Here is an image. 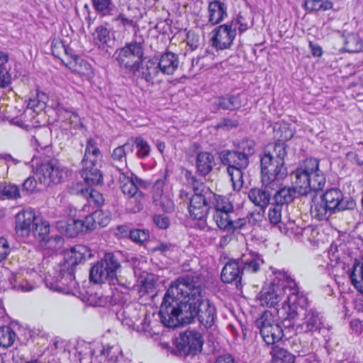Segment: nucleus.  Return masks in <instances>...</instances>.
<instances>
[{
	"mask_svg": "<svg viewBox=\"0 0 363 363\" xmlns=\"http://www.w3.org/2000/svg\"><path fill=\"white\" fill-rule=\"evenodd\" d=\"M197 318L206 328H211L217 316L216 306L203 299L202 289L194 278L186 275L177 279L167 289L160 309V315L167 328L180 325V315Z\"/></svg>",
	"mask_w": 363,
	"mask_h": 363,
	"instance_id": "f257e3e1",
	"label": "nucleus"
},
{
	"mask_svg": "<svg viewBox=\"0 0 363 363\" xmlns=\"http://www.w3.org/2000/svg\"><path fill=\"white\" fill-rule=\"evenodd\" d=\"M294 187L301 196H306L312 191L322 190L326 182L325 176L320 169V160L308 157L299 162L291 172Z\"/></svg>",
	"mask_w": 363,
	"mask_h": 363,
	"instance_id": "f03ea898",
	"label": "nucleus"
},
{
	"mask_svg": "<svg viewBox=\"0 0 363 363\" xmlns=\"http://www.w3.org/2000/svg\"><path fill=\"white\" fill-rule=\"evenodd\" d=\"M262 184L273 194L284 185L287 177L284 147L265 152L261 158Z\"/></svg>",
	"mask_w": 363,
	"mask_h": 363,
	"instance_id": "7ed1b4c3",
	"label": "nucleus"
},
{
	"mask_svg": "<svg viewBox=\"0 0 363 363\" xmlns=\"http://www.w3.org/2000/svg\"><path fill=\"white\" fill-rule=\"evenodd\" d=\"M286 311L281 312L284 320H294L301 316V323H298L296 330L301 333H320L323 327L319 312L310 307L308 298L305 304L287 306Z\"/></svg>",
	"mask_w": 363,
	"mask_h": 363,
	"instance_id": "20e7f679",
	"label": "nucleus"
},
{
	"mask_svg": "<svg viewBox=\"0 0 363 363\" xmlns=\"http://www.w3.org/2000/svg\"><path fill=\"white\" fill-rule=\"evenodd\" d=\"M194 194L190 197L188 204V212L193 220L205 221L207 218L210 203L214 193L203 183L195 184L196 179L194 176L191 177Z\"/></svg>",
	"mask_w": 363,
	"mask_h": 363,
	"instance_id": "39448f33",
	"label": "nucleus"
},
{
	"mask_svg": "<svg viewBox=\"0 0 363 363\" xmlns=\"http://www.w3.org/2000/svg\"><path fill=\"white\" fill-rule=\"evenodd\" d=\"M116 53V61L121 67L133 73L140 69L144 55L143 48L140 43H127Z\"/></svg>",
	"mask_w": 363,
	"mask_h": 363,
	"instance_id": "423d86ee",
	"label": "nucleus"
},
{
	"mask_svg": "<svg viewBox=\"0 0 363 363\" xmlns=\"http://www.w3.org/2000/svg\"><path fill=\"white\" fill-rule=\"evenodd\" d=\"M121 264L113 252H107L104 257L94 264L89 271L90 281L96 284H103L116 277V272Z\"/></svg>",
	"mask_w": 363,
	"mask_h": 363,
	"instance_id": "0eeeda50",
	"label": "nucleus"
},
{
	"mask_svg": "<svg viewBox=\"0 0 363 363\" xmlns=\"http://www.w3.org/2000/svg\"><path fill=\"white\" fill-rule=\"evenodd\" d=\"M118 183L123 194L135 202L134 211H140L143 207L144 193L139 190V186L144 184V181L132 172H124L118 169Z\"/></svg>",
	"mask_w": 363,
	"mask_h": 363,
	"instance_id": "6e6552de",
	"label": "nucleus"
},
{
	"mask_svg": "<svg viewBox=\"0 0 363 363\" xmlns=\"http://www.w3.org/2000/svg\"><path fill=\"white\" fill-rule=\"evenodd\" d=\"M36 174L41 184L50 186L61 183L66 174V171L59 160L52 157L40 162L37 167Z\"/></svg>",
	"mask_w": 363,
	"mask_h": 363,
	"instance_id": "1a4fd4ad",
	"label": "nucleus"
},
{
	"mask_svg": "<svg viewBox=\"0 0 363 363\" xmlns=\"http://www.w3.org/2000/svg\"><path fill=\"white\" fill-rule=\"evenodd\" d=\"M276 274H277V278L279 279L276 285L280 287L281 293H284V295L286 294L287 296V299L284 301L279 313L286 311V308H285L287 306H291L296 304H305L307 298L305 296L299 294L298 288L295 280L292 279L286 272L279 271Z\"/></svg>",
	"mask_w": 363,
	"mask_h": 363,
	"instance_id": "9d476101",
	"label": "nucleus"
},
{
	"mask_svg": "<svg viewBox=\"0 0 363 363\" xmlns=\"http://www.w3.org/2000/svg\"><path fill=\"white\" fill-rule=\"evenodd\" d=\"M203 345L202 335L196 330H186L175 340L174 345L180 355H195L200 352Z\"/></svg>",
	"mask_w": 363,
	"mask_h": 363,
	"instance_id": "9b49d317",
	"label": "nucleus"
},
{
	"mask_svg": "<svg viewBox=\"0 0 363 363\" xmlns=\"http://www.w3.org/2000/svg\"><path fill=\"white\" fill-rule=\"evenodd\" d=\"M255 216H259V213L250 212L245 217H240L235 211L216 224L223 231L239 234L242 230H247L249 224L255 225L257 223Z\"/></svg>",
	"mask_w": 363,
	"mask_h": 363,
	"instance_id": "f8f14e48",
	"label": "nucleus"
},
{
	"mask_svg": "<svg viewBox=\"0 0 363 363\" xmlns=\"http://www.w3.org/2000/svg\"><path fill=\"white\" fill-rule=\"evenodd\" d=\"M50 223L39 216L31 228V233L39 242L49 249L57 250L63 244V238L59 235L50 237Z\"/></svg>",
	"mask_w": 363,
	"mask_h": 363,
	"instance_id": "ddd939ff",
	"label": "nucleus"
},
{
	"mask_svg": "<svg viewBox=\"0 0 363 363\" xmlns=\"http://www.w3.org/2000/svg\"><path fill=\"white\" fill-rule=\"evenodd\" d=\"M211 44L217 50L229 49L237 32L228 23L220 25L212 30Z\"/></svg>",
	"mask_w": 363,
	"mask_h": 363,
	"instance_id": "4468645a",
	"label": "nucleus"
},
{
	"mask_svg": "<svg viewBox=\"0 0 363 363\" xmlns=\"http://www.w3.org/2000/svg\"><path fill=\"white\" fill-rule=\"evenodd\" d=\"M39 216L32 208H23L16 215L15 231L18 236L28 238L31 228Z\"/></svg>",
	"mask_w": 363,
	"mask_h": 363,
	"instance_id": "2eb2a0df",
	"label": "nucleus"
},
{
	"mask_svg": "<svg viewBox=\"0 0 363 363\" xmlns=\"http://www.w3.org/2000/svg\"><path fill=\"white\" fill-rule=\"evenodd\" d=\"M259 333L267 345H274L281 340L284 336L282 328L273 320H268L262 315L258 321Z\"/></svg>",
	"mask_w": 363,
	"mask_h": 363,
	"instance_id": "dca6fc26",
	"label": "nucleus"
},
{
	"mask_svg": "<svg viewBox=\"0 0 363 363\" xmlns=\"http://www.w3.org/2000/svg\"><path fill=\"white\" fill-rule=\"evenodd\" d=\"M228 4L226 0H208L206 17L211 26L220 23L228 17Z\"/></svg>",
	"mask_w": 363,
	"mask_h": 363,
	"instance_id": "f3484780",
	"label": "nucleus"
},
{
	"mask_svg": "<svg viewBox=\"0 0 363 363\" xmlns=\"http://www.w3.org/2000/svg\"><path fill=\"white\" fill-rule=\"evenodd\" d=\"M320 196L334 214L349 208L342 191L338 188L328 189Z\"/></svg>",
	"mask_w": 363,
	"mask_h": 363,
	"instance_id": "a211bd4d",
	"label": "nucleus"
},
{
	"mask_svg": "<svg viewBox=\"0 0 363 363\" xmlns=\"http://www.w3.org/2000/svg\"><path fill=\"white\" fill-rule=\"evenodd\" d=\"M242 276L239 262L235 260H230L223 267L220 278L223 282L226 284L234 283L238 289H242Z\"/></svg>",
	"mask_w": 363,
	"mask_h": 363,
	"instance_id": "6ab92c4d",
	"label": "nucleus"
},
{
	"mask_svg": "<svg viewBox=\"0 0 363 363\" xmlns=\"http://www.w3.org/2000/svg\"><path fill=\"white\" fill-rule=\"evenodd\" d=\"M65 66L72 72L79 74L82 77L90 79L94 75L92 66L85 60L76 55H70L69 57L63 60Z\"/></svg>",
	"mask_w": 363,
	"mask_h": 363,
	"instance_id": "aec40b11",
	"label": "nucleus"
},
{
	"mask_svg": "<svg viewBox=\"0 0 363 363\" xmlns=\"http://www.w3.org/2000/svg\"><path fill=\"white\" fill-rule=\"evenodd\" d=\"M213 196H214L215 199L213 218L216 223L225 216L234 212L235 208L233 203L226 196L216 194Z\"/></svg>",
	"mask_w": 363,
	"mask_h": 363,
	"instance_id": "412c9836",
	"label": "nucleus"
},
{
	"mask_svg": "<svg viewBox=\"0 0 363 363\" xmlns=\"http://www.w3.org/2000/svg\"><path fill=\"white\" fill-rule=\"evenodd\" d=\"M91 256V251L87 246L76 245L67 252L65 262L68 266L73 267L85 262Z\"/></svg>",
	"mask_w": 363,
	"mask_h": 363,
	"instance_id": "4be33fe9",
	"label": "nucleus"
},
{
	"mask_svg": "<svg viewBox=\"0 0 363 363\" xmlns=\"http://www.w3.org/2000/svg\"><path fill=\"white\" fill-rule=\"evenodd\" d=\"M284 298V293L279 286L275 284L272 286L264 288L259 295V301L262 306L274 307Z\"/></svg>",
	"mask_w": 363,
	"mask_h": 363,
	"instance_id": "5701e85b",
	"label": "nucleus"
},
{
	"mask_svg": "<svg viewBox=\"0 0 363 363\" xmlns=\"http://www.w3.org/2000/svg\"><path fill=\"white\" fill-rule=\"evenodd\" d=\"M219 156L222 164L228 167H247L249 164V159L238 150H223Z\"/></svg>",
	"mask_w": 363,
	"mask_h": 363,
	"instance_id": "b1692460",
	"label": "nucleus"
},
{
	"mask_svg": "<svg viewBox=\"0 0 363 363\" xmlns=\"http://www.w3.org/2000/svg\"><path fill=\"white\" fill-rule=\"evenodd\" d=\"M272 194L262 184L260 188H252L248 192L250 201L262 209L266 208L271 201Z\"/></svg>",
	"mask_w": 363,
	"mask_h": 363,
	"instance_id": "393cba45",
	"label": "nucleus"
},
{
	"mask_svg": "<svg viewBox=\"0 0 363 363\" xmlns=\"http://www.w3.org/2000/svg\"><path fill=\"white\" fill-rule=\"evenodd\" d=\"M157 63L163 74L172 75L178 69L179 58L176 54L166 52L160 56Z\"/></svg>",
	"mask_w": 363,
	"mask_h": 363,
	"instance_id": "a878e982",
	"label": "nucleus"
},
{
	"mask_svg": "<svg viewBox=\"0 0 363 363\" xmlns=\"http://www.w3.org/2000/svg\"><path fill=\"white\" fill-rule=\"evenodd\" d=\"M82 166L80 174L88 186H96L103 183V174L96 167V165H87L86 163H82Z\"/></svg>",
	"mask_w": 363,
	"mask_h": 363,
	"instance_id": "bb28decb",
	"label": "nucleus"
},
{
	"mask_svg": "<svg viewBox=\"0 0 363 363\" xmlns=\"http://www.w3.org/2000/svg\"><path fill=\"white\" fill-rule=\"evenodd\" d=\"M214 156L208 152H200L197 154L196 167L197 173L203 177L208 175L213 169Z\"/></svg>",
	"mask_w": 363,
	"mask_h": 363,
	"instance_id": "cd10ccee",
	"label": "nucleus"
},
{
	"mask_svg": "<svg viewBox=\"0 0 363 363\" xmlns=\"http://www.w3.org/2000/svg\"><path fill=\"white\" fill-rule=\"evenodd\" d=\"M298 191L293 186L284 185L272 194L274 203L283 206L293 202Z\"/></svg>",
	"mask_w": 363,
	"mask_h": 363,
	"instance_id": "c85d7f7f",
	"label": "nucleus"
},
{
	"mask_svg": "<svg viewBox=\"0 0 363 363\" xmlns=\"http://www.w3.org/2000/svg\"><path fill=\"white\" fill-rule=\"evenodd\" d=\"M294 135V131L289 123L279 125V128L275 130V136L277 138V140L272 144L273 149L272 151H274L278 145L282 146L284 147L286 157L287 155V145L286 142L291 140Z\"/></svg>",
	"mask_w": 363,
	"mask_h": 363,
	"instance_id": "c756f323",
	"label": "nucleus"
},
{
	"mask_svg": "<svg viewBox=\"0 0 363 363\" xmlns=\"http://www.w3.org/2000/svg\"><path fill=\"white\" fill-rule=\"evenodd\" d=\"M328 208L321 196L319 199H314L312 200L311 205V214L313 218L318 220H327L330 216L334 214Z\"/></svg>",
	"mask_w": 363,
	"mask_h": 363,
	"instance_id": "7c9ffc66",
	"label": "nucleus"
},
{
	"mask_svg": "<svg viewBox=\"0 0 363 363\" xmlns=\"http://www.w3.org/2000/svg\"><path fill=\"white\" fill-rule=\"evenodd\" d=\"M101 151L98 147L96 141L90 138L86 140L84 155L82 163H86L87 165H96L101 157Z\"/></svg>",
	"mask_w": 363,
	"mask_h": 363,
	"instance_id": "2f4dec72",
	"label": "nucleus"
},
{
	"mask_svg": "<svg viewBox=\"0 0 363 363\" xmlns=\"http://www.w3.org/2000/svg\"><path fill=\"white\" fill-rule=\"evenodd\" d=\"M228 23L236 32L238 30L239 35H241L253 26V21L247 14L240 11Z\"/></svg>",
	"mask_w": 363,
	"mask_h": 363,
	"instance_id": "473e14b6",
	"label": "nucleus"
},
{
	"mask_svg": "<svg viewBox=\"0 0 363 363\" xmlns=\"http://www.w3.org/2000/svg\"><path fill=\"white\" fill-rule=\"evenodd\" d=\"M21 197L18 186L7 182H0V200H16Z\"/></svg>",
	"mask_w": 363,
	"mask_h": 363,
	"instance_id": "72a5a7b5",
	"label": "nucleus"
},
{
	"mask_svg": "<svg viewBox=\"0 0 363 363\" xmlns=\"http://www.w3.org/2000/svg\"><path fill=\"white\" fill-rule=\"evenodd\" d=\"M333 3L330 0H305L303 8L306 13H312L332 9Z\"/></svg>",
	"mask_w": 363,
	"mask_h": 363,
	"instance_id": "f704fd0d",
	"label": "nucleus"
},
{
	"mask_svg": "<svg viewBox=\"0 0 363 363\" xmlns=\"http://www.w3.org/2000/svg\"><path fill=\"white\" fill-rule=\"evenodd\" d=\"M270 354L273 363H293L295 359L291 352L278 345L272 346Z\"/></svg>",
	"mask_w": 363,
	"mask_h": 363,
	"instance_id": "c9c22d12",
	"label": "nucleus"
},
{
	"mask_svg": "<svg viewBox=\"0 0 363 363\" xmlns=\"http://www.w3.org/2000/svg\"><path fill=\"white\" fill-rule=\"evenodd\" d=\"M242 106L240 94L220 96L218 99V107L223 110L234 111Z\"/></svg>",
	"mask_w": 363,
	"mask_h": 363,
	"instance_id": "e433bc0d",
	"label": "nucleus"
},
{
	"mask_svg": "<svg viewBox=\"0 0 363 363\" xmlns=\"http://www.w3.org/2000/svg\"><path fill=\"white\" fill-rule=\"evenodd\" d=\"M157 60H149L142 72V78L147 82L154 83L160 73Z\"/></svg>",
	"mask_w": 363,
	"mask_h": 363,
	"instance_id": "4c0bfd02",
	"label": "nucleus"
},
{
	"mask_svg": "<svg viewBox=\"0 0 363 363\" xmlns=\"http://www.w3.org/2000/svg\"><path fill=\"white\" fill-rule=\"evenodd\" d=\"M159 316L160 318V322L155 318L153 315H146L141 323L142 330L150 336L158 335L160 333V328L161 326V323H162V325L164 326L160 315ZM165 327L167 326L165 325Z\"/></svg>",
	"mask_w": 363,
	"mask_h": 363,
	"instance_id": "58836bf2",
	"label": "nucleus"
},
{
	"mask_svg": "<svg viewBox=\"0 0 363 363\" xmlns=\"http://www.w3.org/2000/svg\"><path fill=\"white\" fill-rule=\"evenodd\" d=\"M130 152H133V144L128 140L123 145L113 149L111 153V158L115 162H126V156Z\"/></svg>",
	"mask_w": 363,
	"mask_h": 363,
	"instance_id": "ea45409f",
	"label": "nucleus"
},
{
	"mask_svg": "<svg viewBox=\"0 0 363 363\" xmlns=\"http://www.w3.org/2000/svg\"><path fill=\"white\" fill-rule=\"evenodd\" d=\"M110 41L111 36L109 30L104 26L96 27L94 37V44L99 49H104Z\"/></svg>",
	"mask_w": 363,
	"mask_h": 363,
	"instance_id": "a19ab883",
	"label": "nucleus"
},
{
	"mask_svg": "<svg viewBox=\"0 0 363 363\" xmlns=\"http://www.w3.org/2000/svg\"><path fill=\"white\" fill-rule=\"evenodd\" d=\"M130 143L133 144V147L135 146L137 150L135 155L138 159L143 160L149 157L151 150L150 145L143 137H135Z\"/></svg>",
	"mask_w": 363,
	"mask_h": 363,
	"instance_id": "79ce46f5",
	"label": "nucleus"
},
{
	"mask_svg": "<svg viewBox=\"0 0 363 363\" xmlns=\"http://www.w3.org/2000/svg\"><path fill=\"white\" fill-rule=\"evenodd\" d=\"M16 337V334L10 326L0 327V347H10L14 343Z\"/></svg>",
	"mask_w": 363,
	"mask_h": 363,
	"instance_id": "37998d69",
	"label": "nucleus"
},
{
	"mask_svg": "<svg viewBox=\"0 0 363 363\" xmlns=\"http://www.w3.org/2000/svg\"><path fill=\"white\" fill-rule=\"evenodd\" d=\"M363 48V42L357 34L348 35L345 41L344 49L346 52L353 53L358 52Z\"/></svg>",
	"mask_w": 363,
	"mask_h": 363,
	"instance_id": "c03bdc74",
	"label": "nucleus"
},
{
	"mask_svg": "<svg viewBox=\"0 0 363 363\" xmlns=\"http://www.w3.org/2000/svg\"><path fill=\"white\" fill-rule=\"evenodd\" d=\"M82 194L87 196V201L89 206H93L96 209H100L104 203L105 199L103 194L94 189H86L82 190Z\"/></svg>",
	"mask_w": 363,
	"mask_h": 363,
	"instance_id": "a18cd8bd",
	"label": "nucleus"
},
{
	"mask_svg": "<svg viewBox=\"0 0 363 363\" xmlns=\"http://www.w3.org/2000/svg\"><path fill=\"white\" fill-rule=\"evenodd\" d=\"M247 167H228L227 172L230 177V179L234 189H238V186L241 187L243 184V172L242 171Z\"/></svg>",
	"mask_w": 363,
	"mask_h": 363,
	"instance_id": "49530a36",
	"label": "nucleus"
},
{
	"mask_svg": "<svg viewBox=\"0 0 363 363\" xmlns=\"http://www.w3.org/2000/svg\"><path fill=\"white\" fill-rule=\"evenodd\" d=\"M260 259L258 257H251L242 261L241 272L245 274L257 273L260 269Z\"/></svg>",
	"mask_w": 363,
	"mask_h": 363,
	"instance_id": "de8ad7c7",
	"label": "nucleus"
},
{
	"mask_svg": "<svg viewBox=\"0 0 363 363\" xmlns=\"http://www.w3.org/2000/svg\"><path fill=\"white\" fill-rule=\"evenodd\" d=\"M66 233L70 238L77 237L81 233H86L84 223L80 219H72L67 224Z\"/></svg>",
	"mask_w": 363,
	"mask_h": 363,
	"instance_id": "09e8293b",
	"label": "nucleus"
},
{
	"mask_svg": "<svg viewBox=\"0 0 363 363\" xmlns=\"http://www.w3.org/2000/svg\"><path fill=\"white\" fill-rule=\"evenodd\" d=\"M169 177L168 170L165 169L164 174L162 176V177L157 179L152 188V200H156L157 199H160L161 196L164 195V187L165 186V184L167 181Z\"/></svg>",
	"mask_w": 363,
	"mask_h": 363,
	"instance_id": "8fccbe9b",
	"label": "nucleus"
},
{
	"mask_svg": "<svg viewBox=\"0 0 363 363\" xmlns=\"http://www.w3.org/2000/svg\"><path fill=\"white\" fill-rule=\"evenodd\" d=\"M113 22L118 23V26L126 29L138 26L137 20L134 16H128L123 12L119 13L113 19Z\"/></svg>",
	"mask_w": 363,
	"mask_h": 363,
	"instance_id": "3c124183",
	"label": "nucleus"
},
{
	"mask_svg": "<svg viewBox=\"0 0 363 363\" xmlns=\"http://www.w3.org/2000/svg\"><path fill=\"white\" fill-rule=\"evenodd\" d=\"M152 201L156 206L160 207L165 213H171L174 210V203L169 196L163 195L157 201Z\"/></svg>",
	"mask_w": 363,
	"mask_h": 363,
	"instance_id": "603ef678",
	"label": "nucleus"
},
{
	"mask_svg": "<svg viewBox=\"0 0 363 363\" xmlns=\"http://www.w3.org/2000/svg\"><path fill=\"white\" fill-rule=\"evenodd\" d=\"M91 1L94 9L101 16L104 17L110 14L111 0H91Z\"/></svg>",
	"mask_w": 363,
	"mask_h": 363,
	"instance_id": "864d4df0",
	"label": "nucleus"
},
{
	"mask_svg": "<svg viewBox=\"0 0 363 363\" xmlns=\"http://www.w3.org/2000/svg\"><path fill=\"white\" fill-rule=\"evenodd\" d=\"M238 147L240 153L245 155L249 159V157L255 152V142L251 139H243L238 143Z\"/></svg>",
	"mask_w": 363,
	"mask_h": 363,
	"instance_id": "5fc2aeb1",
	"label": "nucleus"
},
{
	"mask_svg": "<svg viewBox=\"0 0 363 363\" xmlns=\"http://www.w3.org/2000/svg\"><path fill=\"white\" fill-rule=\"evenodd\" d=\"M282 207L283 206L272 203L268 211V218L272 225H276L281 222Z\"/></svg>",
	"mask_w": 363,
	"mask_h": 363,
	"instance_id": "6e6d98bb",
	"label": "nucleus"
},
{
	"mask_svg": "<svg viewBox=\"0 0 363 363\" xmlns=\"http://www.w3.org/2000/svg\"><path fill=\"white\" fill-rule=\"evenodd\" d=\"M51 50L54 56L60 58L62 52H64L65 55L69 57L68 49L64 44L63 41L60 38H54L51 43Z\"/></svg>",
	"mask_w": 363,
	"mask_h": 363,
	"instance_id": "4d7b16f0",
	"label": "nucleus"
},
{
	"mask_svg": "<svg viewBox=\"0 0 363 363\" xmlns=\"http://www.w3.org/2000/svg\"><path fill=\"white\" fill-rule=\"evenodd\" d=\"M150 234L147 230L133 229L130 230L129 238L137 243H143L149 240Z\"/></svg>",
	"mask_w": 363,
	"mask_h": 363,
	"instance_id": "13d9d810",
	"label": "nucleus"
},
{
	"mask_svg": "<svg viewBox=\"0 0 363 363\" xmlns=\"http://www.w3.org/2000/svg\"><path fill=\"white\" fill-rule=\"evenodd\" d=\"M200 37L194 30H189L186 35V45L190 48L191 50H195L199 46Z\"/></svg>",
	"mask_w": 363,
	"mask_h": 363,
	"instance_id": "bf43d9fd",
	"label": "nucleus"
},
{
	"mask_svg": "<svg viewBox=\"0 0 363 363\" xmlns=\"http://www.w3.org/2000/svg\"><path fill=\"white\" fill-rule=\"evenodd\" d=\"M94 216L99 227L106 226L111 220L110 216L101 208L94 210Z\"/></svg>",
	"mask_w": 363,
	"mask_h": 363,
	"instance_id": "052dcab7",
	"label": "nucleus"
},
{
	"mask_svg": "<svg viewBox=\"0 0 363 363\" xmlns=\"http://www.w3.org/2000/svg\"><path fill=\"white\" fill-rule=\"evenodd\" d=\"M154 223L160 229L166 230L170 225V221L167 216L163 215H155L152 218Z\"/></svg>",
	"mask_w": 363,
	"mask_h": 363,
	"instance_id": "680f3d73",
	"label": "nucleus"
},
{
	"mask_svg": "<svg viewBox=\"0 0 363 363\" xmlns=\"http://www.w3.org/2000/svg\"><path fill=\"white\" fill-rule=\"evenodd\" d=\"M10 253V247L8 240L3 238H0V262L5 260Z\"/></svg>",
	"mask_w": 363,
	"mask_h": 363,
	"instance_id": "e2e57ef3",
	"label": "nucleus"
},
{
	"mask_svg": "<svg viewBox=\"0 0 363 363\" xmlns=\"http://www.w3.org/2000/svg\"><path fill=\"white\" fill-rule=\"evenodd\" d=\"M130 229L127 225H120L113 229V233L118 238H129Z\"/></svg>",
	"mask_w": 363,
	"mask_h": 363,
	"instance_id": "0e129e2a",
	"label": "nucleus"
},
{
	"mask_svg": "<svg viewBox=\"0 0 363 363\" xmlns=\"http://www.w3.org/2000/svg\"><path fill=\"white\" fill-rule=\"evenodd\" d=\"M82 220L83 223H84L86 232L94 230L98 227L94 216V211L89 215L86 216L84 220Z\"/></svg>",
	"mask_w": 363,
	"mask_h": 363,
	"instance_id": "69168bd1",
	"label": "nucleus"
},
{
	"mask_svg": "<svg viewBox=\"0 0 363 363\" xmlns=\"http://www.w3.org/2000/svg\"><path fill=\"white\" fill-rule=\"evenodd\" d=\"M37 187V182L33 176L28 177L23 183L22 188L23 191L32 193Z\"/></svg>",
	"mask_w": 363,
	"mask_h": 363,
	"instance_id": "338daca9",
	"label": "nucleus"
},
{
	"mask_svg": "<svg viewBox=\"0 0 363 363\" xmlns=\"http://www.w3.org/2000/svg\"><path fill=\"white\" fill-rule=\"evenodd\" d=\"M11 82V75L5 66L0 67V87H6Z\"/></svg>",
	"mask_w": 363,
	"mask_h": 363,
	"instance_id": "774afa93",
	"label": "nucleus"
}]
</instances>
